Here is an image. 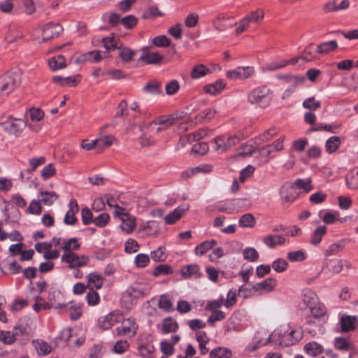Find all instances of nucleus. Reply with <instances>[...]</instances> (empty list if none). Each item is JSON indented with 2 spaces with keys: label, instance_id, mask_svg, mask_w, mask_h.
I'll list each match as a JSON object with an SVG mask.
<instances>
[{
  "label": "nucleus",
  "instance_id": "33",
  "mask_svg": "<svg viewBox=\"0 0 358 358\" xmlns=\"http://www.w3.org/2000/svg\"><path fill=\"white\" fill-rule=\"evenodd\" d=\"M181 274L184 278H189L191 276L198 278L200 276L199 266L197 264L185 266L181 269Z\"/></svg>",
  "mask_w": 358,
  "mask_h": 358
},
{
  "label": "nucleus",
  "instance_id": "38",
  "mask_svg": "<svg viewBox=\"0 0 358 358\" xmlns=\"http://www.w3.org/2000/svg\"><path fill=\"white\" fill-rule=\"evenodd\" d=\"M341 139L338 136H332L329 138L325 144L327 152L329 153L335 152L341 145Z\"/></svg>",
  "mask_w": 358,
  "mask_h": 358
},
{
  "label": "nucleus",
  "instance_id": "6",
  "mask_svg": "<svg viewBox=\"0 0 358 358\" xmlns=\"http://www.w3.org/2000/svg\"><path fill=\"white\" fill-rule=\"evenodd\" d=\"M149 287L146 285L136 283L129 287L123 293L122 300L129 301L130 303L141 296H143L149 292Z\"/></svg>",
  "mask_w": 358,
  "mask_h": 358
},
{
  "label": "nucleus",
  "instance_id": "9",
  "mask_svg": "<svg viewBox=\"0 0 358 358\" xmlns=\"http://www.w3.org/2000/svg\"><path fill=\"white\" fill-rule=\"evenodd\" d=\"M255 73L253 66H238L234 70L227 71L226 76L230 79L244 80L250 78Z\"/></svg>",
  "mask_w": 358,
  "mask_h": 358
},
{
  "label": "nucleus",
  "instance_id": "47",
  "mask_svg": "<svg viewBox=\"0 0 358 358\" xmlns=\"http://www.w3.org/2000/svg\"><path fill=\"white\" fill-rule=\"evenodd\" d=\"M158 306L160 309L167 312L173 310L172 302L169 297L166 294H163L160 296Z\"/></svg>",
  "mask_w": 358,
  "mask_h": 358
},
{
  "label": "nucleus",
  "instance_id": "53",
  "mask_svg": "<svg viewBox=\"0 0 358 358\" xmlns=\"http://www.w3.org/2000/svg\"><path fill=\"white\" fill-rule=\"evenodd\" d=\"M45 157H33L29 159V164L30 168L27 169L29 173L34 171L39 166L43 165L45 163Z\"/></svg>",
  "mask_w": 358,
  "mask_h": 358
},
{
  "label": "nucleus",
  "instance_id": "27",
  "mask_svg": "<svg viewBox=\"0 0 358 358\" xmlns=\"http://www.w3.org/2000/svg\"><path fill=\"white\" fill-rule=\"evenodd\" d=\"M263 242L268 248H273L277 245H283L285 243V238L280 235L271 234L266 236L263 239Z\"/></svg>",
  "mask_w": 358,
  "mask_h": 358
},
{
  "label": "nucleus",
  "instance_id": "41",
  "mask_svg": "<svg viewBox=\"0 0 358 358\" xmlns=\"http://www.w3.org/2000/svg\"><path fill=\"white\" fill-rule=\"evenodd\" d=\"M196 341L199 343V348L201 355H206L208 352V348L206 347V343L208 341L207 335L203 331H200L197 334Z\"/></svg>",
  "mask_w": 358,
  "mask_h": 358
},
{
  "label": "nucleus",
  "instance_id": "19",
  "mask_svg": "<svg viewBox=\"0 0 358 358\" xmlns=\"http://www.w3.org/2000/svg\"><path fill=\"white\" fill-rule=\"evenodd\" d=\"M31 343L39 356H45L52 352L51 345L43 340H34Z\"/></svg>",
  "mask_w": 358,
  "mask_h": 358
},
{
  "label": "nucleus",
  "instance_id": "25",
  "mask_svg": "<svg viewBox=\"0 0 358 358\" xmlns=\"http://www.w3.org/2000/svg\"><path fill=\"white\" fill-rule=\"evenodd\" d=\"M103 57L99 51L93 50L88 52L85 54L80 55L76 60V62H93L95 63L99 62L102 59Z\"/></svg>",
  "mask_w": 358,
  "mask_h": 358
},
{
  "label": "nucleus",
  "instance_id": "49",
  "mask_svg": "<svg viewBox=\"0 0 358 358\" xmlns=\"http://www.w3.org/2000/svg\"><path fill=\"white\" fill-rule=\"evenodd\" d=\"M306 258V255L304 250H299L296 251L289 252L287 254V259L292 262H302Z\"/></svg>",
  "mask_w": 358,
  "mask_h": 358
},
{
  "label": "nucleus",
  "instance_id": "31",
  "mask_svg": "<svg viewBox=\"0 0 358 358\" xmlns=\"http://www.w3.org/2000/svg\"><path fill=\"white\" fill-rule=\"evenodd\" d=\"M302 300L308 308L318 302L316 294L312 290L308 289L303 291Z\"/></svg>",
  "mask_w": 358,
  "mask_h": 358
},
{
  "label": "nucleus",
  "instance_id": "45",
  "mask_svg": "<svg viewBox=\"0 0 358 358\" xmlns=\"http://www.w3.org/2000/svg\"><path fill=\"white\" fill-rule=\"evenodd\" d=\"M288 64H289L288 61H281L280 62H268V63L266 64L262 67V71L264 72L276 71L278 69L284 68Z\"/></svg>",
  "mask_w": 358,
  "mask_h": 358
},
{
  "label": "nucleus",
  "instance_id": "40",
  "mask_svg": "<svg viewBox=\"0 0 358 358\" xmlns=\"http://www.w3.org/2000/svg\"><path fill=\"white\" fill-rule=\"evenodd\" d=\"M304 348L306 352L313 357H316L322 352V346L316 342L308 343Z\"/></svg>",
  "mask_w": 358,
  "mask_h": 358
},
{
  "label": "nucleus",
  "instance_id": "57",
  "mask_svg": "<svg viewBox=\"0 0 358 358\" xmlns=\"http://www.w3.org/2000/svg\"><path fill=\"white\" fill-rule=\"evenodd\" d=\"M172 272L173 269L170 266L166 264H159L155 268L152 274L155 276H158L160 275L171 274Z\"/></svg>",
  "mask_w": 358,
  "mask_h": 358
},
{
  "label": "nucleus",
  "instance_id": "44",
  "mask_svg": "<svg viewBox=\"0 0 358 358\" xmlns=\"http://www.w3.org/2000/svg\"><path fill=\"white\" fill-rule=\"evenodd\" d=\"M231 352L228 348L218 347L210 352V358H222V357H230Z\"/></svg>",
  "mask_w": 358,
  "mask_h": 358
},
{
  "label": "nucleus",
  "instance_id": "10",
  "mask_svg": "<svg viewBox=\"0 0 358 358\" xmlns=\"http://www.w3.org/2000/svg\"><path fill=\"white\" fill-rule=\"evenodd\" d=\"M42 31V41L43 42H45L55 37H57L63 31V28L58 23L50 22L43 27Z\"/></svg>",
  "mask_w": 358,
  "mask_h": 358
},
{
  "label": "nucleus",
  "instance_id": "16",
  "mask_svg": "<svg viewBox=\"0 0 358 358\" xmlns=\"http://www.w3.org/2000/svg\"><path fill=\"white\" fill-rule=\"evenodd\" d=\"M280 194L281 199L287 203L293 202L297 196L294 186L290 183H285L280 187Z\"/></svg>",
  "mask_w": 358,
  "mask_h": 358
},
{
  "label": "nucleus",
  "instance_id": "15",
  "mask_svg": "<svg viewBox=\"0 0 358 358\" xmlns=\"http://www.w3.org/2000/svg\"><path fill=\"white\" fill-rule=\"evenodd\" d=\"M162 59V55L159 52H151L149 48L146 47L142 49V54L139 58L141 61L144 62L148 64H157L161 62Z\"/></svg>",
  "mask_w": 358,
  "mask_h": 358
},
{
  "label": "nucleus",
  "instance_id": "30",
  "mask_svg": "<svg viewBox=\"0 0 358 358\" xmlns=\"http://www.w3.org/2000/svg\"><path fill=\"white\" fill-rule=\"evenodd\" d=\"M48 64L50 68L53 71L62 69L66 66L65 58L62 55L51 58L48 62Z\"/></svg>",
  "mask_w": 358,
  "mask_h": 358
},
{
  "label": "nucleus",
  "instance_id": "37",
  "mask_svg": "<svg viewBox=\"0 0 358 358\" xmlns=\"http://www.w3.org/2000/svg\"><path fill=\"white\" fill-rule=\"evenodd\" d=\"M118 54L124 62L128 63L133 59L135 52L127 47H119Z\"/></svg>",
  "mask_w": 358,
  "mask_h": 358
},
{
  "label": "nucleus",
  "instance_id": "29",
  "mask_svg": "<svg viewBox=\"0 0 358 358\" xmlns=\"http://www.w3.org/2000/svg\"><path fill=\"white\" fill-rule=\"evenodd\" d=\"M62 294L59 291L53 290L49 292L48 301L54 308H62L65 306L62 301Z\"/></svg>",
  "mask_w": 358,
  "mask_h": 358
},
{
  "label": "nucleus",
  "instance_id": "5",
  "mask_svg": "<svg viewBox=\"0 0 358 358\" xmlns=\"http://www.w3.org/2000/svg\"><path fill=\"white\" fill-rule=\"evenodd\" d=\"M61 259L68 264L70 269H76L87 265L90 258L86 255H78L73 252H65L62 255Z\"/></svg>",
  "mask_w": 358,
  "mask_h": 358
},
{
  "label": "nucleus",
  "instance_id": "1",
  "mask_svg": "<svg viewBox=\"0 0 358 358\" xmlns=\"http://www.w3.org/2000/svg\"><path fill=\"white\" fill-rule=\"evenodd\" d=\"M271 90L266 86L255 88L248 94V101L252 104H257L262 108L267 107L271 100Z\"/></svg>",
  "mask_w": 358,
  "mask_h": 358
},
{
  "label": "nucleus",
  "instance_id": "36",
  "mask_svg": "<svg viewBox=\"0 0 358 358\" xmlns=\"http://www.w3.org/2000/svg\"><path fill=\"white\" fill-rule=\"evenodd\" d=\"M217 244V241L212 240L210 241H203L195 248V253L196 255H203L207 252L209 250L213 248L214 245Z\"/></svg>",
  "mask_w": 358,
  "mask_h": 358
},
{
  "label": "nucleus",
  "instance_id": "3",
  "mask_svg": "<svg viewBox=\"0 0 358 358\" xmlns=\"http://www.w3.org/2000/svg\"><path fill=\"white\" fill-rule=\"evenodd\" d=\"M27 126L26 122L20 118L8 117V119L2 123V127L5 131L8 134L20 137Z\"/></svg>",
  "mask_w": 358,
  "mask_h": 358
},
{
  "label": "nucleus",
  "instance_id": "12",
  "mask_svg": "<svg viewBox=\"0 0 358 358\" xmlns=\"http://www.w3.org/2000/svg\"><path fill=\"white\" fill-rule=\"evenodd\" d=\"M122 321V315L113 312L99 320V324L103 329H109L113 325Z\"/></svg>",
  "mask_w": 358,
  "mask_h": 358
},
{
  "label": "nucleus",
  "instance_id": "51",
  "mask_svg": "<svg viewBox=\"0 0 358 358\" xmlns=\"http://www.w3.org/2000/svg\"><path fill=\"white\" fill-rule=\"evenodd\" d=\"M143 90L145 92L152 94H159L162 92L160 89V84L155 80L147 83Z\"/></svg>",
  "mask_w": 358,
  "mask_h": 358
},
{
  "label": "nucleus",
  "instance_id": "14",
  "mask_svg": "<svg viewBox=\"0 0 358 358\" xmlns=\"http://www.w3.org/2000/svg\"><path fill=\"white\" fill-rule=\"evenodd\" d=\"M78 210L79 206L77 201L75 199H71L69 203V210L65 215L64 222L67 225L75 224L78 221L76 214Z\"/></svg>",
  "mask_w": 358,
  "mask_h": 358
},
{
  "label": "nucleus",
  "instance_id": "34",
  "mask_svg": "<svg viewBox=\"0 0 358 358\" xmlns=\"http://www.w3.org/2000/svg\"><path fill=\"white\" fill-rule=\"evenodd\" d=\"M338 44L336 41H330L320 43L317 48V52L320 54H327L331 51L336 50Z\"/></svg>",
  "mask_w": 358,
  "mask_h": 358
},
{
  "label": "nucleus",
  "instance_id": "54",
  "mask_svg": "<svg viewBox=\"0 0 358 358\" xmlns=\"http://www.w3.org/2000/svg\"><path fill=\"white\" fill-rule=\"evenodd\" d=\"M343 247L344 244L343 241L334 243L333 244L329 246V248L325 252V255L327 256L334 255L339 252L343 248Z\"/></svg>",
  "mask_w": 358,
  "mask_h": 358
},
{
  "label": "nucleus",
  "instance_id": "61",
  "mask_svg": "<svg viewBox=\"0 0 358 358\" xmlns=\"http://www.w3.org/2000/svg\"><path fill=\"white\" fill-rule=\"evenodd\" d=\"M56 173L53 164H48L41 170V177L43 180H48Z\"/></svg>",
  "mask_w": 358,
  "mask_h": 358
},
{
  "label": "nucleus",
  "instance_id": "59",
  "mask_svg": "<svg viewBox=\"0 0 358 358\" xmlns=\"http://www.w3.org/2000/svg\"><path fill=\"white\" fill-rule=\"evenodd\" d=\"M208 151V145L205 142L195 143L192 148V152L199 155H203Z\"/></svg>",
  "mask_w": 358,
  "mask_h": 358
},
{
  "label": "nucleus",
  "instance_id": "35",
  "mask_svg": "<svg viewBox=\"0 0 358 358\" xmlns=\"http://www.w3.org/2000/svg\"><path fill=\"white\" fill-rule=\"evenodd\" d=\"M310 313L314 318H321L325 316L327 310L324 306L319 302L309 307Z\"/></svg>",
  "mask_w": 358,
  "mask_h": 358
},
{
  "label": "nucleus",
  "instance_id": "55",
  "mask_svg": "<svg viewBox=\"0 0 358 358\" xmlns=\"http://www.w3.org/2000/svg\"><path fill=\"white\" fill-rule=\"evenodd\" d=\"M334 346L339 350H348L351 348V344L346 338L337 337L334 340Z\"/></svg>",
  "mask_w": 358,
  "mask_h": 358
},
{
  "label": "nucleus",
  "instance_id": "13",
  "mask_svg": "<svg viewBox=\"0 0 358 358\" xmlns=\"http://www.w3.org/2000/svg\"><path fill=\"white\" fill-rule=\"evenodd\" d=\"M302 338V331L300 329H293L289 333L285 332L282 335L279 343L282 345L288 346L295 344Z\"/></svg>",
  "mask_w": 358,
  "mask_h": 358
},
{
  "label": "nucleus",
  "instance_id": "8",
  "mask_svg": "<svg viewBox=\"0 0 358 358\" xmlns=\"http://www.w3.org/2000/svg\"><path fill=\"white\" fill-rule=\"evenodd\" d=\"M121 326L117 327L118 335H125L132 337L136 334L138 326L135 320L132 318L123 319L122 317Z\"/></svg>",
  "mask_w": 358,
  "mask_h": 358
},
{
  "label": "nucleus",
  "instance_id": "60",
  "mask_svg": "<svg viewBox=\"0 0 358 358\" xmlns=\"http://www.w3.org/2000/svg\"><path fill=\"white\" fill-rule=\"evenodd\" d=\"M216 110L214 108H208L201 111L197 116L199 120H210L215 115Z\"/></svg>",
  "mask_w": 358,
  "mask_h": 358
},
{
  "label": "nucleus",
  "instance_id": "26",
  "mask_svg": "<svg viewBox=\"0 0 358 358\" xmlns=\"http://www.w3.org/2000/svg\"><path fill=\"white\" fill-rule=\"evenodd\" d=\"M346 185L349 189L358 188V166L350 170L345 176Z\"/></svg>",
  "mask_w": 358,
  "mask_h": 358
},
{
  "label": "nucleus",
  "instance_id": "64",
  "mask_svg": "<svg viewBox=\"0 0 358 358\" xmlns=\"http://www.w3.org/2000/svg\"><path fill=\"white\" fill-rule=\"evenodd\" d=\"M129 343L126 340L117 341L113 346V351L117 354L124 352L129 348Z\"/></svg>",
  "mask_w": 358,
  "mask_h": 358
},
{
  "label": "nucleus",
  "instance_id": "46",
  "mask_svg": "<svg viewBox=\"0 0 358 358\" xmlns=\"http://www.w3.org/2000/svg\"><path fill=\"white\" fill-rule=\"evenodd\" d=\"M327 227L325 226L318 227L313 232L310 243L313 245H317L320 243L322 237L326 234Z\"/></svg>",
  "mask_w": 358,
  "mask_h": 358
},
{
  "label": "nucleus",
  "instance_id": "56",
  "mask_svg": "<svg viewBox=\"0 0 358 358\" xmlns=\"http://www.w3.org/2000/svg\"><path fill=\"white\" fill-rule=\"evenodd\" d=\"M277 134V131L275 129H270L266 131L264 134L259 135L255 139V143L259 145L264 142L268 141L271 137L275 136Z\"/></svg>",
  "mask_w": 358,
  "mask_h": 358
},
{
  "label": "nucleus",
  "instance_id": "48",
  "mask_svg": "<svg viewBox=\"0 0 358 358\" xmlns=\"http://www.w3.org/2000/svg\"><path fill=\"white\" fill-rule=\"evenodd\" d=\"M178 328V323L171 317L164 319L163 322V331L165 333L175 332Z\"/></svg>",
  "mask_w": 358,
  "mask_h": 358
},
{
  "label": "nucleus",
  "instance_id": "21",
  "mask_svg": "<svg viewBox=\"0 0 358 358\" xmlns=\"http://www.w3.org/2000/svg\"><path fill=\"white\" fill-rule=\"evenodd\" d=\"M276 286V281L272 278H268L265 280L255 284L252 288L256 292H271Z\"/></svg>",
  "mask_w": 358,
  "mask_h": 358
},
{
  "label": "nucleus",
  "instance_id": "18",
  "mask_svg": "<svg viewBox=\"0 0 358 358\" xmlns=\"http://www.w3.org/2000/svg\"><path fill=\"white\" fill-rule=\"evenodd\" d=\"M122 224L120 227L122 231L129 234L134 231L136 227V217L129 215L126 217L120 220Z\"/></svg>",
  "mask_w": 358,
  "mask_h": 358
},
{
  "label": "nucleus",
  "instance_id": "20",
  "mask_svg": "<svg viewBox=\"0 0 358 358\" xmlns=\"http://www.w3.org/2000/svg\"><path fill=\"white\" fill-rule=\"evenodd\" d=\"M355 316L343 315L340 319L341 329L343 332H348L355 328L357 322Z\"/></svg>",
  "mask_w": 358,
  "mask_h": 358
},
{
  "label": "nucleus",
  "instance_id": "2",
  "mask_svg": "<svg viewBox=\"0 0 358 358\" xmlns=\"http://www.w3.org/2000/svg\"><path fill=\"white\" fill-rule=\"evenodd\" d=\"M264 17V11L262 8L250 11L240 21L239 25L236 30V34H240L245 31L249 27L250 23L259 24L263 20Z\"/></svg>",
  "mask_w": 358,
  "mask_h": 358
},
{
  "label": "nucleus",
  "instance_id": "50",
  "mask_svg": "<svg viewBox=\"0 0 358 358\" xmlns=\"http://www.w3.org/2000/svg\"><path fill=\"white\" fill-rule=\"evenodd\" d=\"M243 255L245 260L248 262H255L259 258V253L254 248H246L243 251Z\"/></svg>",
  "mask_w": 358,
  "mask_h": 358
},
{
  "label": "nucleus",
  "instance_id": "43",
  "mask_svg": "<svg viewBox=\"0 0 358 358\" xmlns=\"http://www.w3.org/2000/svg\"><path fill=\"white\" fill-rule=\"evenodd\" d=\"M115 138L113 136L111 135H103L101 136L99 138H96L97 141V148L99 149H103L105 148H108L110 146Z\"/></svg>",
  "mask_w": 358,
  "mask_h": 358
},
{
  "label": "nucleus",
  "instance_id": "7",
  "mask_svg": "<svg viewBox=\"0 0 358 358\" xmlns=\"http://www.w3.org/2000/svg\"><path fill=\"white\" fill-rule=\"evenodd\" d=\"M179 119L180 117L177 115H162L149 122L145 126V129L147 130H153L157 124H160L166 130L176 124Z\"/></svg>",
  "mask_w": 358,
  "mask_h": 358
},
{
  "label": "nucleus",
  "instance_id": "28",
  "mask_svg": "<svg viewBox=\"0 0 358 358\" xmlns=\"http://www.w3.org/2000/svg\"><path fill=\"white\" fill-rule=\"evenodd\" d=\"M279 79L284 80L285 83L289 85V87H292L294 90H295L296 87L303 83L305 80V77L299 75H285V76H280L278 77Z\"/></svg>",
  "mask_w": 358,
  "mask_h": 358
},
{
  "label": "nucleus",
  "instance_id": "58",
  "mask_svg": "<svg viewBox=\"0 0 358 358\" xmlns=\"http://www.w3.org/2000/svg\"><path fill=\"white\" fill-rule=\"evenodd\" d=\"M288 266V263L285 259L278 258L272 264V268L278 273L284 272Z\"/></svg>",
  "mask_w": 358,
  "mask_h": 358
},
{
  "label": "nucleus",
  "instance_id": "11",
  "mask_svg": "<svg viewBox=\"0 0 358 358\" xmlns=\"http://www.w3.org/2000/svg\"><path fill=\"white\" fill-rule=\"evenodd\" d=\"M283 141L284 138H280L271 145L258 148L257 151L266 158L265 163L268 162V157L273 152H279L283 149Z\"/></svg>",
  "mask_w": 358,
  "mask_h": 358
},
{
  "label": "nucleus",
  "instance_id": "24",
  "mask_svg": "<svg viewBox=\"0 0 358 358\" xmlns=\"http://www.w3.org/2000/svg\"><path fill=\"white\" fill-rule=\"evenodd\" d=\"M87 287H91V289H100L103 285V276L96 272L90 273L87 276Z\"/></svg>",
  "mask_w": 358,
  "mask_h": 358
},
{
  "label": "nucleus",
  "instance_id": "22",
  "mask_svg": "<svg viewBox=\"0 0 358 358\" xmlns=\"http://www.w3.org/2000/svg\"><path fill=\"white\" fill-rule=\"evenodd\" d=\"M59 196L54 192L41 191L38 195L39 201L45 206L52 205L57 199Z\"/></svg>",
  "mask_w": 358,
  "mask_h": 358
},
{
  "label": "nucleus",
  "instance_id": "17",
  "mask_svg": "<svg viewBox=\"0 0 358 358\" xmlns=\"http://www.w3.org/2000/svg\"><path fill=\"white\" fill-rule=\"evenodd\" d=\"M189 208V206L188 204L182 205L177 208H176L173 211L169 213L165 217V222L168 224H171L175 223L177 220H178L185 212L187 211Z\"/></svg>",
  "mask_w": 358,
  "mask_h": 358
},
{
  "label": "nucleus",
  "instance_id": "42",
  "mask_svg": "<svg viewBox=\"0 0 358 358\" xmlns=\"http://www.w3.org/2000/svg\"><path fill=\"white\" fill-rule=\"evenodd\" d=\"M210 73V69L203 64L196 65L191 73V76L194 79L200 78Z\"/></svg>",
  "mask_w": 358,
  "mask_h": 358
},
{
  "label": "nucleus",
  "instance_id": "39",
  "mask_svg": "<svg viewBox=\"0 0 358 358\" xmlns=\"http://www.w3.org/2000/svg\"><path fill=\"white\" fill-rule=\"evenodd\" d=\"M80 248L76 238H71L67 241H64L62 245V249L65 250L66 252H72L73 250H78Z\"/></svg>",
  "mask_w": 358,
  "mask_h": 358
},
{
  "label": "nucleus",
  "instance_id": "32",
  "mask_svg": "<svg viewBox=\"0 0 358 358\" xmlns=\"http://www.w3.org/2000/svg\"><path fill=\"white\" fill-rule=\"evenodd\" d=\"M256 224V220L251 213H245L241 216L238 220V224L243 228H252Z\"/></svg>",
  "mask_w": 358,
  "mask_h": 358
},
{
  "label": "nucleus",
  "instance_id": "52",
  "mask_svg": "<svg viewBox=\"0 0 358 358\" xmlns=\"http://www.w3.org/2000/svg\"><path fill=\"white\" fill-rule=\"evenodd\" d=\"M294 185H296L299 189H303L306 192H309L313 189L311 180L309 178L305 179H297L294 182Z\"/></svg>",
  "mask_w": 358,
  "mask_h": 358
},
{
  "label": "nucleus",
  "instance_id": "4",
  "mask_svg": "<svg viewBox=\"0 0 358 358\" xmlns=\"http://www.w3.org/2000/svg\"><path fill=\"white\" fill-rule=\"evenodd\" d=\"M20 82L21 76L18 72H8L1 78L0 90L8 94L20 85Z\"/></svg>",
  "mask_w": 358,
  "mask_h": 358
},
{
  "label": "nucleus",
  "instance_id": "23",
  "mask_svg": "<svg viewBox=\"0 0 358 358\" xmlns=\"http://www.w3.org/2000/svg\"><path fill=\"white\" fill-rule=\"evenodd\" d=\"M226 85L224 80L220 79L212 84L207 85L204 87L203 91L205 93L210 95H217L221 92Z\"/></svg>",
  "mask_w": 358,
  "mask_h": 358
},
{
  "label": "nucleus",
  "instance_id": "62",
  "mask_svg": "<svg viewBox=\"0 0 358 358\" xmlns=\"http://www.w3.org/2000/svg\"><path fill=\"white\" fill-rule=\"evenodd\" d=\"M152 43L157 47H168L171 45V40L165 35H160L155 37Z\"/></svg>",
  "mask_w": 358,
  "mask_h": 358
},
{
  "label": "nucleus",
  "instance_id": "63",
  "mask_svg": "<svg viewBox=\"0 0 358 358\" xmlns=\"http://www.w3.org/2000/svg\"><path fill=\"white\" fill-rule=\"evenodd\" d=\"M138 19L132 15H127L121 20V23L127 29H131L135 27L137 24Z\"/></svg>",
  "mask_w": 358,
  "mask_h": 358
}]
</instances>
